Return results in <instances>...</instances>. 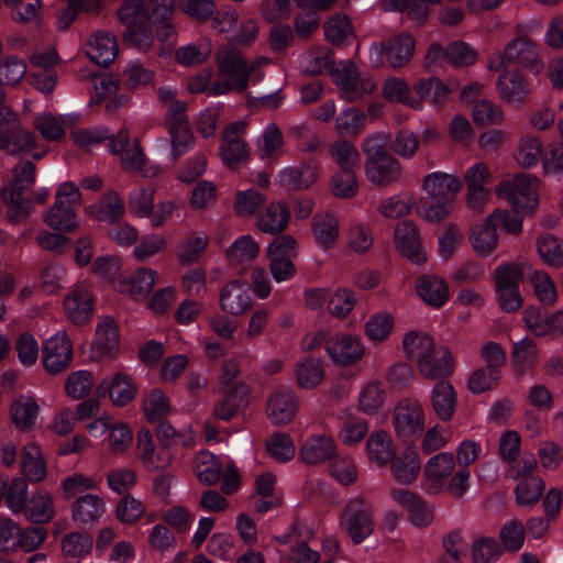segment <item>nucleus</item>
Returning a JSON list of instances; mask_svg holds the SVG:
<instances>
[{
    "label": "nucleus",
    "mask_w": 563,
    "mask_h": 563,
    "mask_svg": "<svg viewBox=\"0 0 563 563\" xmlns=\"http://www.w3.org/2000/svg\"><path fill=\"white\" fill-rule=\"evenodd\" d=\"M174 9L175 0H124L119 15L126 25V41L140 49L150 47V22L152 19H165Z\"/></svg>",
    "instance_id": "obj_1"
},
{
    "label": "nucleus",
    "mask_w": 563,
    "mask_h": 563,
    "mask_svg": "<svg viewBox=\"0 0 563 563\" xmlns=\"http://www.w3.org/2000/svg\"><path fill=\"white\" fill-rule=\"evenodd\" d=\"M421 188L426 196L420 202V212L427 221L438 223L452 212L463 180L452 174L433 172L422 178Z\"/></svg>",
    "instance_id": "obj_2"
},
{
    "label": "nucleus",
    "mask_w": 563,
    "mask_h": 563,
    "mask_svg": "<svg viewBox=\"0 0 563 563\" xmlns=\"http://www.w3.org/2000/svg\"><path fill=\"white\" fill-rule=\"evenodd\" d=\"M495 192L506 199L515 212H532L538 205L537 180L528 174L500 181Z\"/></svg>",
    "instance_id": "obj_3"
},
{
    "label": "nucleus",
    "mask_w": 563,
    "mask_h": 563,
    "mask_svg": "<svg viewBox=\"0 0 563 563\" xmlns=\"http://www.w3.org/2000/svg\"><path fill=\"white\" fill-rule=\"evenodd\" d=\"M247 82V73H196L188 81V89L192 93L207 92L217 96L243 90Z\"/></svg>",
    "instance_id": "obj_4"
},
{
    "label": "nucleus",
    "mask_w": 563,
    "mask_h": 563,
    "mask_svg": "<svg viewBox=\"0 0 563 563\" xmlns=\"http://www.w3.org/2000/svg\"><path fill=\"white\" fill-rule=\"evenodd\" d=\"M499 65L495 66L490 60L488 70L503 68H539L542 66L537 46L527 37L519 36L512 40L505 48V53L499 55Z\"/></svg>",
    "instance_id": "obj_5"
},
{
    "label": "nucleus",
    "mask_w": 563,
    "mask_h": 563,
    "mask_svg": "<svg viewBox=\"0 0 563 563\" xmlns=\"http://www.w3.org/2000/svg\"><path fill=\"white\" fill-rule=\"evenodd\" d=\"M482 453V446L474 440H464L456 450L457 470L452 475L448 485L450 495L454 498H462L470 487V466L474 464Z\"/></svg>",
    "instance_id": "obj_6"
},
{
    "label": "nucleus",
    "mask_w": 563,
    "mask_h": 563,
    "mask_svg": "<svg viewBox=\"0 0 563 563\" xmlns=\"http://www.w3.org/2000/svg\"><path fill=\"white\" fill-rule=\"evenodd\" d=\"M246 129L244 121H236L229 124L222 134L219 154L222 163L232 168H238L249 159L250 148L242 135Z\"/></svg>",
    "instance_id": "obj_7"
},
{
    "label": "nucleus",
    "mask_w": 563,
    "mask_h": 563,
    "mask_svg": "<svg viewBox=\"0 0 563 563\" xmlns=\"http://www.w3.org/2000/svg\"><path fill=\"white\" fill-rule=\"evenodd\" d=\"M424 426L421 405L408 399L401 400L394 411V427L397 435L405 440L418 437Z\"/></svg>",
    "instance_id": "obj_8"
},
{
    "label": "nucleus",
    "mask_w": 563,
    "mask_h": 563,
    "mask_svg": "<svg viewBox=\"0 0 563 563\" xmlns=\"http://www.w3.org/2000/svg\"><path fill=\"white\" fill-rule=\"evenodd\" d=\"M73 358V345L65 332L49 336L43 345V365L48 374L55 375L67 368Z\"/></svg>",
    "instance_id": "obj_9"
},
{
    "label": "nucleus",
    "mask_w": 563,
    "mask_h": 563,
    "mask_svg": "<svg viewBox=\"0 0 563 563\" xmlns=\"http://www.w3.org/2000/svg\"><path fill=\"white\" fill-rule=\"evenodd\" d=\"M251 288L247 282L233 279L227 283L219 294V305L223 312L242 316L252 307Z\"/></svg>",
    "instance_id": "obj_10"
},
{
    "label": "nucleus",
    "mask_w": 563,
    "mask_h": 563,
    "mask_svg": "<svg viewBox=\"0 0 563 563\" xmlns=\"http://www.w3.org/2000/svg\"><path fill=\"white\" fill-rule=\"evenodd\" d=\"M157 273L147 267H139L134 272L122 274L114 282V290L133 300L147 297L155 285Z\"/></svg>",
    "instance_id": "obj_11"
},
{
    "label": "nucleus",
    "mask_w": 563,
    "mask_h": 563,
    "mask_svg": "<svg viewBox=\"0 0 563 563\" xmlns=\"http://www.w3.org/2000/svg\"><path fill=\"white\" fill-rule=\"evenodd\" d=\"M456 470L457 464L454 454L441 452L428 460L423 467V476L429 483V488L444 490L450 494L448 485Z\"/></svg>",
    "instance_id": "obj_12"
},
{
    "label": "nucleus",
    "mask_w": 563,
    "mask_h": 563,
    "mask_svg": "<svg viewBox=\"0 0 563 563\" xmlns=\"http://www.w3.org/2000/svg\"><path fill=\"white\" fill-rule=\"evenodd\" d=\"M298 404V397L292 388L280 386L273 390L267 399V417L274 424H286L294 419Z\"/></svg>",
    "instance_id": "obj_13"
},
{
    "label": "nucleus",
    "mask_w": 563,
    "mask_h": 563,
    "mask_svg": "<svg viewBox=\"0 0 563 563\" xmlns=\"http://www.w3.org/2000/svg\"><path fill=\"white\" fill-rule=\"evenodd\" d=\"M390 496L395 503L408 511L409 520L413 526L419 528L428 527L433 521V507L417 493L408 489L393 488Z\"/></svg>",
    "instance_id": "obj_14"
},
{
    "label": "nucleus",
    "mask_w": 563,
    "mask_h": 563,
    "mask_svg": "<svg viewBox=\"0 0 563 563\" xmlns=\"http://www.w3.org/2000/svg\"><path fill=\"white\" fill-rule=\"evenodd\" d=\"M415 41L408 34L390 38L386 44L376 48L380 67L401 68L410 60Z\"/></svg>",
    "instance_id": "obj_15"
},
{
    "label": "nucleus",
    "mask_w": 563,
    "mask_h": 563,
    "mask_svg": "<svg viewBox=\"0 0 563 563\" xmlns=\"http://www.w3.org/2000/svg\"><path fill=\"white\" fill-rule=\"evenodd\" d=\"M109 150L112 154L119 156L124 170L135 172L144 163V153L137 140L130 139L129 131L125 128H122L111 139Z\"/></svg>",
    "instance_id": "obj_16"
},
{
    "label": "nucleus",
    "mask_w": 563,
    "mask_h": 563,
    "mask_svg": "<svg viewBox=\"0 0 563 563\" xmlns=\"http://www.w3.org/2000/svg\"><path fill=\"white\" fill-rule=\"evenodd\" d=\"M527 328L537 336L563 334V310L548 313L538 307H529L522 313Z\"/></svg>",
    "instance_id": "obj_17"
},
{
    "label": "nucleus",
    "mask_w": 563,
    "mask_h": 563,
    "mask_svg": "<svg viewBox=\"0 0 563 563\" xmlns=\"http://www.w3.org/2000/svg\"><path fill=\"white\" fill-rule=\"evenodd\" d=\"M95 298L91 291L80 285L71 289L64 300L67 318L75 324H85L92 318Z\"/></svg>",
    "instance_id": "obj_18"
},
{
    "label": "nucleus",
    "mask_w": 563,
    "mask_h": 563,
    "mask_svg": "<svg viewBox=\"0 0 563 563\" xmlns=\"http://www.w3.org/2000/svg\"><path fill=\"white\" fill-rule=\"evenodd\" d=\"M351 154L352 146L349 141L341 139L333 144L332 156L343 170V174H336L332 178V192L336 197H350L352 190L351 174Z\"/></svg>",
    "instance_id": "obj_19"
},
{
    "label": "nucleus",
    "mask_w": 563,
    "mask_h": 563,
    "mask_svg": "<svg viewBox=\"0 0 563 563\" xmlns=\"http://www.w3.org/2000/svg\"><path fill=\"white\" fill-rule=\"evenodd\" d=\"M454 358L451 351L444 346H435L432 353L420 362L419 373L429 380H442L451 376L454 372Z\"/></svg>",
    "instance_id": "obj_20"
},
{
    "label": "nucleus",
    "mask_w": 563,
    "mask_h": 563,
    "mask_svg": "<svg viewBox=\"0 0 563 563\" xmlns=\"http://www.w3.org/2000/svg\"><path fill=\"white\" fill-rule=\"evenodd\" d=\"M98 390L107 394L113 406L123 407L135 398L137 387L131 376L118 372L111 378L102 379L98 385Z\"/></svg>",
    "instance_id": "obj_21"
},
{
    "label": "nucleus",
    "mask_w": 563,
    "mask_h": 563,
    "mask_svg": "<svg viewBox=\"0 0 563 563\" xmlns=\"http://www.w3.org/2000/svg\"><path fill=\"white\" fill-rule=\"evenodd\" d=\"M365 174L372 184L386 187L401 178L402 167L391 154L383 155L380 158L365 162Z\"/></svg>",
    "instance_id": "obj_22"
},
{
    "label": "nucleus",
    "mask_w": 563,
    "mask_h": 563,
    "mask_svg": "<svg viewBox=\"0 0 563 563\" xmlns=\"http://www.w3.org/2000/svg\"><path fill=\"white\" fill-rule=\"evenodd\" d=\"M389 464L391 476L401 485L412 484L421 471L418 450L411 445L406 446L399 455L395 454Z\"/></svg>",
    "instance_id": "obj_23"
},
{
    "label": "nucleus",
    "mask_w": 563,
    "mask_h": 563,
    "mask_svg": "<svg viewBox=\"0 0 563 563\" xmlns=\"http://www.w3.org/2000/svg\"><path fill=\"white\" fill-rule=\"evenodd\" d=\"M137 455L144 467L151 472L164 470L170 465L172 455L166 449H157L148 430L137 434Z\"/></svg>",
    "instance_id": "obj_24"
},
{
    "label": "nucleus",
    "mask_w": 563,
    "mask_h": 563,
    "mask_svg": "<svg viewBox=\"0 0 563 563\" xmlns=\"http://www.w3.org/2000/svg\"><path fill=\"white\" fill-rule=\"evenodd\" d=\"M499 98L512 106L525 103L530 93L527 78L522 73H501L496 82Z\"/></svg>",
    "instance_id": "obj_25"
},
{
    "label": "nucleus",
    "mask_w": 563,
    "mask_h": 563,
    "mask_svg": "<svg viewBox=\"0 0 563 563\" xmlns=\"http://www.w3.org/2000/svg\"><path fill=\"white\" fill-rule=\"evenodd\" d=\"M24 517L32 523L44 525L55 517V498L44 488L35 489L22 510Z\"/></svg>",
    "instance_id": "obj_26"
},
{
    "label": "nucleus",
    "mask_w": 563,
    "mask_h": 563,
    "mask_svg": "<svg viewBox=\"0 0 563 563\" xmlns=\"http://www.w3.org/2000/svg\"><path fill=\"white\" fill-rule=\"evenodd\" d=\"M119 349V333L117 325L110 318L102 319L96 330V336L91 343L90 358L101 360L111 357Z\"/></svg>",
    "instance_id": "obj_27"
},
{
    "label": "nucleus",
    "mask_w": 563,
    "mask_h": 563,
    "mask_svg": "<svg viewBox=\"0 0 563 563\" xmlns=\"http://www.w3.org/2000/svg\"><path fill=\"white\" fill-rule=\"evenodd\" d=\"M430 402L439 420L442 422L452 420L457 405V394L453 385L446 379L438 382L431 389Z\"/></svg>",
    "instance_id": "obj_28"
},
{
    "label": "nucleus",
    "mask_w": 563,
    "mask_h": 563,
    "mask_svg": "<svg viewBox=\"0 0 563 563\" xmlns=\"http://www.w3.org/2000/svg\"><path fill=\"white\" fill-rule=\"evenodd\" d=\"M396 245L399 252L416 264L426 261V254L421 250L418 230L410 221L399 222L395 229Z\"/></svg>",
    "instance_id": "obj_29"
},
{
    "label": "nucleus",
    "mask_w": 563,
    "mask_h": 563,
    "mask_svg": "<svg viewBox=\"0 0 563 563\" xmlns=\"http://www.w3.org/2000/svg\"><path fill=\"white\" fill-rule=\"evenodd\" d=\"M88 58L99 67H108L117 57V41L109 33L99 31L86 44Z\"/></svg>",
    "instance_id": "obj_30"
},
{
    "label": "nucleus",
    "mask_w": 563,
    "mask_h": 563,
    "mask_svg": "<svg viewBox=\"0 0 563 563\" xmlns=\"http://www.w3.org/2000/svg\"><path fill=\"white\" fill-rule=\"evenodd\" d=\"M40 406L31 395L16 397L10 407V418L13 426L22 432L32 430L37 421Z\"/></svg>",
    "instance_id": "obj_31"
},
{
    "label": "nucleus",
    "mask_w": 563,
    "mask_h": 563,
    "mask_svg": "<svg viewBox=\"0 0 563 563\" xmlns=\"http://www.w3.org/2000/svg\"><path fill=\"white\" fill-rule=\"evenodd\" d=\"M418 296L430 307L441 308L449 299L446 282L435 275H422L416 282Z\"/></svg>",
    "instance_id": "obj_32"
},
{
    "label": "nucleus",
    "mask_w": 563,
    "mask_h": 563,
    "mask_svg": "<svg viewBox=\"0 0 563 563\" xmlns=\"http://www.w3.org/2000/svg\"><path fill=\"white\" fill-rule=\"evenodd\" d=\"M260 245L251 235H241L230 245L225 256L231 266L244 271L258 255Z\"/></svg>",
    "instance_id": "obj_33"
},
{
    "label": "nucleus",
    "mask_w": 563,
    "mask_h": 563,
    "mask_svg": "<svg viewBox=\"0 0 563 563\" xmlns=\"http://www.w3.org/2000/svg\"><path fill=\"white\" fill-rule=\"evenodd\" d=\"M333 440L324 434L311 435L305 440L300 449V459L307 464H318L334 454Z\"/></svg>",
    "instance_id": "obj_34"
},
{
    "label": "nucleus",
    "mask_w": 563,
    "mask_h": 563,
    "mask_svg": "<svg viewBox=\"0 0 563 563\" xmlns=\"http://www.w3.org/2000/svg\"><path fill=\"white\" fill-rule=\"evenodd\" d=\"M106 511L102 497L95 494H86L79 497L71 507L73 519L79 523H92L98 521Z\"/></svg>",
    "instance_id": "obj_35"
},
{
    "label": "nucleus",
    "mask_w": 563,
    "mask_h": 563,
    "mask_svg": "<svg viewBox=\"0 0 563 563\" xmlns=\"http://www.w3.org/2000/svg\"><path fill=\"white\" fill-rule=\"evenodd\" d=\"M21 472L31 483L42 482L47 474L46 462L38 445L30 443L21 454Z\"/></svg>",
    "instance_id": "obj_36"
},
{
    "label": "nucleus",
    "mask_w": 563,
    "mask_h": 563,
    "mask_svg": "<svg viewBox=\"0 0 563 563\" xmlns=\"http://www.w3.org/2000/svg\"><path fill=\"white\" fill-rule=\"evenodd\" d=\"M290 213L282 202L268 205L257 218V228L265 233L276 234L286 229Z\"/></svg>",
    "instance_id": "obj_37"
},
{
    "label": "nucleus",
    "mask_w": 563,
    "mask_h": 563,
    "mask_svg": "<svg viewBox=\"0 0 563 563\" xmlns=\"http://www.w3.org/2000/svg\"><path fill=\"white\" fill-rule=\"evenodd\" d=\"M435 346L434 340L421 331H410L402 339V351L406 357L417 362V367Z\"/></svg>",
    "instance_id": "obj_38"
},
{
    "label": "nucleus",
    "mask_w": 563,
    "mask_h": 563,
    "mask_svg": "<svg viewBox=\"0 0 563 563\" xmlns=\"http://www.w3.org/2000/svg\"><path fill=\"white\" fill-rule=\"evenodd\" d=\"M86 212L90 217H95L100 221L114 223L124 213V202L114 191L107 192L97 205L86 208Z\"/></svg>",
    "instance_id": "obj_39"
},
{
    "label": "nucleus",
    "mask_w": 563,
    "mask_h": 563,
    "mask_svg": "<svg viewBox=\"0 0 563 563\" xmlns=\"http://www.w3.org/2000/svg\"><path fill=\"white\" fill-rule=\"evenodd\" d=\"M366 453L371 462L384 466L394 457L396 451L388 433L377 431L367 439Z\"/></svg>",
    "instance_id": "obj_40"
},
{
    "label": "nucleus",
    "mask_w": 563,
    "mask_h": 563,
    "mask_svg": "<svg viewBox=\"0 0 563 563\" xmlns=\"http://www.w3.org/2000/svg\"><path fill=\"white\" fill-rule=\"evenodd\" d=\"M470 239L474 251L483 257L488 256L497 247L496 227L489 221V217L472 228Z\"/></svg>",
    "instance_id": "obj_41"
},
{
    "label": "nucleus",
    "mask_w": 563,
    "mask_h": 563,
    "mask_svg": "<svg viewBox=\"0 0 563 563\" xmlns=\"http://www.w3.org/2000/svg\"><path fill=\"white\" fill-rule=\"evenodd\" d=\"M257 152L262 159H276L283 154L284 136L275 123L267 124L258 140Z\"/></svg>",
    "instance_id": "obj_42"
},
{
    "label": "nucleus",
    "mask_w": 563,
    "mask_h": 563,
    "mask_svg": "<svg viewBox=\"0 0 563 563\" xmlns=\"http://www.w3.org/2000/svg\"><path fill=\"white\" fill-rule=\"evenodd\" d=\"M317 169L312 165L286 167L278 174L280 185L289 189L308 188L317 180Z\"/></svg>",
    "instance_id": "obj_43"
},
{
    "label": "nucleus",
    "mask_w": 563,
    "mask_h": 563,
    "mask_svg": "<svg viewBox=\"0 0 563 563\" xmlns=\"http://www.w3.org/2000/svg\"><path fill=\"white\" fill-rule=\"evenodd\" d=\"M211 53V41L207 37L196 43L179 47L175 57L181 67H198L203 64Z\"/></svg>",
    "instance_id": "obj_44"
},
{
    "label": "nucleus",
    "mask_w": 563,
    "mask_h": 563,
    "mask_svg": "<svg viewBox=\"0 0 563 563\" xmlns=\"http://www.w3.org/2000/svg\"><path fill=\"white\" fill-rule=\"evenodd\" d=\"M374 527L372 505L363 497L354 498V544L371 536Z\"/></svg>",
    "instance_id": "obj_45"
},
{
    "label": "nucleus",
    "mask_w": 563,
    "mask_h": 563,
    "mask_svg": "<svg viewBox=\"0 0 563 563\" xmlns=\"http://www.w3.org/2000/svg\"><path fill=\"white\" fill-rule=\"evenodd\" d=\"M78 119V114H67L58 119L51 113H43L35 119L34 126L45 140L55 141L63 137L65 124H74Z\"/></svg>",
    "instance_id": "obj_46"
},
{
    "label": "nucleus",
    "mask_w": 563,
    "mask_h": 563,
    "mask_svg": "<svg viewBox=\"0 0 563 563\" xmlns=\"http://www.w3.org/2000/svg\"><path fill=\"white\" fill-rule=\"evenodd\" d=\"M385 397L384 384L379 380H371L360 390L358 409L367 415H375L383 407Z\"/></svg>",
    "instance_id": "obj_47"
},
{
    "label": "nucleus",
    "mask_w": 563,
    "mask_h": 563,
    "mask_svg": "<svg viewBox=\"0 0 563 563\" xmlns=\"http://www.w3.org/2000/svg\"><path fill=\"white\" fill-rule=\"evenodd\" d=\"M295 375L301 388L312 389L317 387L324 377L322 363L319 358H303L297 363Z\"/></svg>",
    "instance_id": "obj_48"
},
{
    "label": "nucleus",
    "mask_w": 563,
    "mask_h": 563,
    "mask_svg": "<svg viewBox=\"0 0 563 563\" xmlns=\"http://www.w3.org/2000/svg\"><path fill=\"white\" fill-rule=\"evenodd\" d=\"M209 244V236L203 231H194L180 244L178 258L183 264L197 262Z\"/></svg>",
    "instance_id": "obj_49"
},
{
    "label": "nucleus",
    "mask_w": 563,
    "mask_h": 563,
    "mask_svg": "<svg viewBox=\"0 0 563 563\" xmlns=\"http://www.w3.org/2000/svg\"><path fill=\"white\" fill-rule=\"evenodd\" d=\"M545 489L544 481L540 476L526 477L515 488L516 501L520 506H534Z\"/></svg>",
    "instance_id": "obj_50"
},
{
    "label": "nucleus",
    "mask_w": 563,
    "mask_h": 563,
    "mask_svg": "<svg viewBox=\"0 0 563 563\" xmlns=\"http://www.w3.org/2000/svg\"><path fill=\"white\" fill-rule=\"evenodd\" d=\"M316 242L323 247H330L339 234V221L330 213L316 216L312 223Z\"/></svg>",
    "instance_id": "obj_51"
},
{
    "label": "nucleus",
    "mask_w": 563,
    "mask_h": 563,
    "mask_svg": "<svg viewBox=\"0 0 563 563\" xmlns=\"http://www.w3.org/2000/svg\"><path fill=\"white\" fill-rule=\"evenodd\" d=\"M44 222L52 229L68 232L78 225V218L69 206L55 201L54 206L45 213Z\"/></svg>",
    "instance_id": "obj_52"
},
{
    "label": "nucleus",
    "mask_w": 563,
    "mask_h": 563,
    "mask_svg": "<svg viewBox=\"0 0 563 563\" xmlns=\"http://www.w3.org/2000/svg\"><path fill=\"white\" fill-rule=\"evenodd\" d=\"M36 147V136L22 129L14 130L9 137L0 132V150L10 154L31 153Z\"/></svg>",
    "instance_id": "obj_53"
},
{
    "label": "nucleus",
    "mask_w": 563,
    "mask_h": 563,
    "mask_svg": "<svg viewBox=\"0 0 563 563\" xmlns=\"http://www.w3.org/2000/svg\"><path fill=\"white\" fill-rule=\"evenodd\" d=\"M256 494L261 496L262 501L257 506V511L266 512L279 503L276 492V477L272 473H263L255 478Z\"/></svg>",
    "instance_id": "obj_54"
},
{
    "label": "nucleus",
    "mask_w": 563,
    "mask_h": 563,
    "mask_svg": "<svg viewBox=\"0 0 563 563\" xmlns=\"http://www.w3.org/2000/svg\"><path fill=\"white\" fill-rule=\"evenodd\" d=\"M538 252L545 264L551 267H563V241L552 234H543L538 239Z\"/></svg>",
    "instance_id": "obj_55"
},
{
    "label": "nucleus",
    "mask_w": 563,
    "mask_h": 563,
    "mask_svg": "<svg viewBox=\"0 0 563 563\" xmlns=\"http://www.w3.org/2000/svg\"><path fill=\"white\" fill-rule=\"evenodd\" d=\"M92 544L90 536L71 532L63 538L62 552L65 558L79 561L91 552Z\"/></svg>",
    "instance_id": "obj_56"
},
{
    "label": "nucleus",
    "mask_w": 563,
    "mask_h": 563,
    "mask_svg": "<svg viewBox=\"0 0 563 563\" xmlns=\"http://www.w3.org/2000/svg\"><path fill=\"white\" fill-rule=\"evenodd\" d=\"M143 411L150 422L165 418L170 411V401L161 389H153L143 401Z\"/></svg>",
    "instance_id": "obj_57"
},
{
    "label": "nucleus",
    "mask_w": 563,
    "mask_h": 563,
    "mask_svg": "<svg viewBox=\"0 0 563 563\" xmlns=\"http://www.w3.org/2000/svg\"><path fill=\"white\" fill-rule=\"evenodd\" d=\"M195 473L201 483L212 485L220 478L221 465L212 453L200 452L195 460Z\"/></svg>",
    "instance_id": "obj_58"
},
{
    "label": "nucleus",
    "mask_w": 563,
    "mask_h": 563,
    "mask_svg": "<svg viewBox=\"0 0 563 563\" xmlns=\"http://www.w3.org/2000/svg\"><path fill=\"white\" fill-rule=\"evenodd\" d=\"M542 141L538 136H523L515 154L517 163L522 167L537 165L542 155Z\"/></svg>",
    "instance_id": "obj_59"
},
{
    "label": "nucleus",
    "mask_w": 563,
    "mask_h": 563,
    "mask_svg": "<svg viewBox=\"0 0 563 563\" xmlns=\"http://www.w3.org/2000/svg\"><path fill=\"white\" fill-rule=\"evenodd\" d=\"M246 389L244 386H235L222 400L216 404L213 413L221 420L231 419L244 405Z\"/></svg>",
    "instance_id": "obj_60"
},
{
    "label": "nucleus",
    "mask_w": 563,
    "mask_h": 563,
    "mask_svg": "<svg viewBox=\"0 0 563 563\" xmlns=\"http://www.w3.org/2000/svg\"><path fill=\"white\" fill-rule=\"evenodd\" d=\"M503 553V548L494 538L482 537L472 544L471 556L473 563H493Z\"/></svg>",
    "instance_id": "obj_61"
},
{
    "label": "nucleus",
    "mask_w": 563,
    "mask_h": 563,
    "mask_svg": "<svg viewBox=\"0 0 563 563\" xmlns=\"http://www.w3.org/2000/svg\"><path fill=\"white\" fill-rule=\"evenodd\" d=\"M92 386V374L86 369H78L67 376L65 391L73 399H81L89 395Z\"/></svg>",
    "instance_id": "obj_62"
},
{
    "label": "nucleus",
    "mask_w": 563,
    "mask_h": 563,
    "mask_svg": "<svg viewBox=\"0 0 563 563\" xmlns=\"http://www.w3.org/2000/svg\"><path fill=\"white\" fill-rule=\"evenodd\" d=\"M445 53L446 59L453 67H472L478 57V53L463 41H455L449 44Z\"/></svg>",
    "instance_id": "obj_63"
},
{
    "label": "nucleus",
    "mask_w": 563,
    "mask_h": 563,
    "mask_svg": "<svg viewBox=\"0 0 563 563\" xmlns=\"http://www.w3.org/2000/svg\"><path fill=\"white\" fill-rule=\"evenodd\" d=\"M394 328L393 317L380 311L369 318L365 324V334L375 343L385 341Z\"/></svg>",
    "instance_id": "obj_64"
}]
</instances>
